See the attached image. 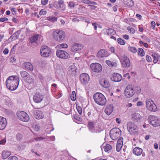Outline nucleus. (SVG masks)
<instances>
[{
	"mask_svg": "<svg viewBox=\"0 0 160 160\" xmlns=\"http://www.w3.org/2000/svg\"><path fill=\"white\" fill-rule=\"evenodd\" d=\"M19 82V79L17 76L9 77L6 82L8 88L11 90H14L18 88Z\"/></svg>",
	"mask_w": 160,
	"mask_h": 160,
	"instance_id": "f257e3e1",
	"label": "nucleus"
},
{
	"mask_svg": "<svg viewBox=\"0 0 160 160\" xmlns=\"http://www.w3.org/2000/svg\"><path fill=\"white\" fill-rule=\"evenodd\" d=\"M52 35L54 39L59 42H62L66 37V34L64 32L58 29L54 31Z\"/></svg>",
	"mask_w": 160,
	"mask_h": 160,
	"instance_id": "f03ea898",
	"label": "nucleus"
},
{
	"mask_svg": "<svg viewBox=\"0 0 160 160\" xmlns=\"http://www.w3.org/2000/svg\"><path fill=\"white\" fill-rule=\"evenodd\" d=\"M93 98L95 102L100 105L102 106L106 102L105 97L101 93H95L93 96Z\"/></svg>",
	"mask_w": 160,
	"mask_h": 160,
	"instance_id": "7ed1b4c3",
	"label": "nucleus"
},
{
	"mask_svg": "<svg viewBox=\"0 0 160 160\" xmlns=\"http://www.w3.org/2000/svg\"><path fill=\"white\" fill-rule=\"evenodd\" d=\"M149 123L153 127H158L160 126V119L157 116L149 115L148 118Z\"/></svg>",
	"mask_w": 160,
	"mask_h": 160,
	"instance_id": "20e7f679",
	"label": "nucleus"
},
{
	"mask_svg": "<svg viewBox=\"0 0 160 160\" xmlns=\"http://www.w3.org/2000/svg\"><path fill=\"white\" fill-rule=\"evenodd\" d=\"M127 128L131 134H137L138 128L137 125L131 122H129L127 124Z\"/></svg>",
	"mask_w": 160,
	"mask_h": 160,
	"instance_id": "39448f33",
	"label": "nucleus"
},
{
	"mask_svg": "<svg viewBox=\"0 0 160 160\" xmlns=\"http://www.w3.org/2000/svg\"><path fill=\"white\" fill-rule=\"evenodd\" d=\"M121 134V131L118 128H113L110 132V136L112 140H115L118 138Z\"/></svg>",
	"mask_w": 160,
	"mask_h": 160,
	"instance_id": "423d86ee",
	"label": "nucleus"
},
{
	"mask_svg": "<svg viewBox=\"0 0 160 160\" xmlns=\"http://www.w3.org/2000/svg\"><path fill=\"white\" fill-rule=\"evenodd\" d=\"M135 93L134 90V87L132 85H128L125 88L124 94L128 98H129L133 96Z\"/></svg>",
	"mask_w": 160,
	"mask_h": 160,
	"instance_id": "0eeeda50",
	"label": "nucleus"
},
{
	"mask_svg": "<svg viewBox=\"0 0 160 160\" xmlns=\"http://www.w3.org/2000/svg\"><path fill=\"white\" fill-rule=\"evenodd\" d=\"M17 115L18 118L22 121L27 122L29 120V116L24 111H18Z\"/></svg>",
	"mask_w": 160,
	"mask_h": 160,
	"instance_id": "6e6552de",
	"label": "nucleus"
},
{
	"mask_svg": "<svg viewBox=\"0 0 160 160\" xmlns=\"http://www.w3.org/2000/svg\"><path fill=\"white\" fill-rule=\"evenodd\" d=\"M40 53L42 56L45 57H47L51 54V51L47 46H44L41 48Z\"/></svg>",
	"mask_w": 160,
	"mask_h": 160,
	"instance_id": "1a4fd4ad",
	"label": "nucleus"
},
{
	"mask_svg": "<svg viewBox=\"0 0 160 160\" xmlns=\"http://www.w3.org/2000/svg\"><path fill=\"white\" fill-rule=\"evenodd\" d=\"M146 103L147 108L148 110L152 112H155L157 110L156 106L152 101L148 99L146 100Z\"/></svg>",
	"mask_w": 160,
	"mask_h": 160,
	"instance_id": "9d476101",
	"label": "nucleus"
},
{
	"mask_svg": "<svg viewBox=\"0 0 160 160\" xmlns=\"http://www.w3.org/2000/svg\"><path fill=\"white\" fill-rule=\"evenodd\" d=\"M56 55L58 57L61 58L67 59L69 57V55L68 52L60 49L57 51Z\"/></svg>",
	"mask_w": 160,
	"mask_h": 160,
	"instance_id": "9b49d317",
	"label": "nucleus"
},
{
	"mask_svg": "<svg viewBox=\"0 0 160 160\" xmlns=\"http://www.w3.org/2000/svg\"><path fill=\"white\" fill-rule=\"evenodd\" d=\"M90 67L91 69L93 71L97 73L101 72L102 70V67L101 65L98 63H92L90 65Z\"/></svg>",
	"mask_w": 160,
	"mask_h": 160,
	"instance_id": "f8f14e48",
	"label": "nucleus"
},
{
	"mask_svg": "<svg viewBox=\"0 0 160 160\" xmlns=\"http://www.w3.org/2000/svg\"><path fill=\"white\" fill-rule=\"evenodd\" d=\"M121 62L122 67L128 68L130 66V62L129 59L126 56H122Z\"/></svg>",
	"mask_w": 160,
	"mask_h": 160,
	"instance_id": "ddd939ff",
	"label": "nucleus"
},
{
	"mask_svg": "<svg viewBox=\"0 0 160 160\" xmlns=\"http://www.w3.org/2000/svg\"><path fill=\"white\" fill-rule=\"evenodd\" d=\"M80 80L83 84H86L89 81V76L87 73H82L80 76Z\"/></svg>",
	"mask_w": 160,
	"mask_h": 160,
	"instance_id": "4468645a",
	"label": "nucleus"
},
{
	"mask_svg": "<svg viewBox=\"0 0 160 160\" xmlns=\"http://www.w3.org/2000/svg\"><path fill=\"white\" fill-rule=\"evenodd\" d=\"M82 47L80 44L74 43L71 46V51L73 52L79 51L82 48Z\"/></svg>",
	"mask_w": 160,
	"mask_h": 160,
	"instance_id": "2eb2a0df",
	"label": "nucleus"
},
{
	"mask_svg": "<svg viewBox=\"0 0 160 160\" xmlns=\"http://www.w3.org/2000/svg\"><path fill=\"white\" fill-rule=\"evenodd\" d=\"M111 79L112 81L114 82H119L122 79V76L119 73H114L112 75Z\"/></svg>",
	"mask_w": 160,
	"mask_h": 160,
	"instance_id": "dca6fc26",
	"label": "nucleus"
},
{
	"mask_svg": "<svg viewBox=\"0 0 160 160\" xmlns=\"http://www.w3.org/2000/svg\"><path fill=\"white\" fill-rule=\"evenodd\" d=\"M109 55V54L107 51L105 49H102L100 50L97 54L98 57L103 58L107 57Z\"/></svg>",
	"mask_w": 160,
	"mask_h": 160,
	"instance_id": "f3484780",
	"label": "nucleus"
},
{
	"mask_svg": "<svg viewBox=\"0 0 160 160\" xmlns=\"http://www.w3.org/2000/svg\"><path fill=\"white\" fill-rule=\"evenodd\" d=\"M43 99V96L40 93H36L33 97L34 101L36 103L40 102L42 101Z\"/></svg>",
	"mask_w": 160,
	"mask_h": 160,
	"instance_id": "a211bd4d",
	"label": "nucleus"
},
{
	"mask_svg": "<svg viewBox=\"0 0 160 160\" xmlns=\"http://www.w3.org/2000/svg\"><path fill=\"white\" fill-rule=\"evenodd\" d=\"M7 124L6 119L5 118L0 117V130H3Z\"/></svg>",
	"mask_w": 160,
	"mask_h": 160,
	"instance_id": "6ab92c4d",
	"label": "nucleus"
},
{
	"mask_svg": "<svg viewBox=\"0 0 160 160\" xmlns=\"http://www.w3.org/2000/svg\"><path fill=\"white\" fill-rule=\"evenodd\" d=\"M113 110V107L112 104L107 105L105 108V112L108 115H110Z\"/></svg>",
	"mask_w": 160,
	"mask_h": 160,
	"instance_id": "aec40b11",
	"label": "nucleus"
},
{
	"mask_svg": "<svg viewBox=\"0 0 160 160\" xmlns=\"http://www.w3.org/2000/svg\"><path fill=\"white\" fill-rule=\"evenodd\" d=\"M99 83L102 86L105 88H108L110 86L108 81L106 79H102L100 81Z\"/></svg>",
	"mask_w": 160,
	"mask_h": 160,
	"instance_id": "412c9836",
	"label": "nucleus"
},
{
	"mask_svg": "<svg viewBox=\"0 0 160 160\" xmlns=\"http://www.w3.org/2000/svg\"><path fill=\"white\" fill-rule=\"evenodd\" d=\"M23 67L25 68V69L32 71L33 70V68L32 65L29 62H24L23 64Z\"/></svg>",
	"mask_w": 160,
	"mask_h": 160,
	"instance_id": "4be33fe9",
	"label": "nucleus"
},
{
	"mask_svg": "<svg viewBox=\"0 0 160 160\" xmlns=\"http://www.w3.org/2000/svg\"><path fill=\"white\" fill-rule=\"evenodd\" d=\"M142 152V149L138 147H136L133 150V153L136 156L140 155Z\"/></svg>",
	"mask_w": 160,
	"mask_h": 160,
	"instance_id": "5701e85b",
	"label": "nucleus"
},
{
	"mask_svg": "<svg viewBox=\"0 0 160 160\" xmlns=\"http://www.w3.org/2000/svg\"><path fill=\"white\" fill-rule=\"evenodd\" d=\"M141 118V116L139 114L135 112L132 115V120L135 122H137L139 121Z\"/></svg>",
	"mask_w": 160,
	"mask_h": 160,
	"instance_id": "b1692460",
	"label": "nucleus"
},
{
	"mask_svg": "<svg viewBox=\"0 0 160 160\" xmlns=\"http://www.w3.org/2000/svg\"><path fill=\"white\" fill-rule=\"evenodd\" d=\"M77 68L74 65H72L69 66L68 68V71L69 73L71 74L74 75L76 72Z\"/></svg>",
	"mask_w": 160,
	"mask_h": 160,
	"instance_id": "393cba45",
	"label": "nucleus"
},
{
	"mask_svg": "<svg viewBox=\"0 0 160 160\" xmlns=\"http://www.w3.org/2000/svg\"><path fill=\"white\" fill-rule=\"evenodd\" d=\"M34 79L33 78L32 76L29 74L24 81L25 82L29 83V84H33L34 82Z\"/></svg>",
	"mask_w": 160,
	"mask_h": 160,
	"instance_id": "a878e982",
	"label": "nucleus"
},
{
	"mask_svg": "<svg viewBox=\"0 0 160 160\" xmlns=\"http://www.w3.org/2000/svg\"><path fill=\"white\" fill-rule=\"evenodd\" d=\"M35 115L36 118L38 119H41L43 117V115L42 112L39 110H37L36 111Z\"/></svg>",
	"mask_w": 160,
	"mask_h": 160,
	"instance_id": "bb28decb",
	"label": "nucleus"
},
{
	"mask_svg": "<svg viewBox=\"0 0 160 160\" xmlns=\"http://www.w3.org/2000/svg\"><path fill=\"white\" fill-rule=\"evenodd\" d=\"M20 74L22 80L24 81L29 75L28 72L24 71H21Z\"/></svg>",
	"mask_w": 160,
	"mask_h": 160,
	"instance_id": "cd10ccee",
	"label": "nucleus"
},
{
	"mask_svg": "<svg viewBox=\"0 0 160 160\" xmlns=\"http://www.w3.org/2000/svg\"><path fill=\"white\" fill-rule=\"evenodd\" d=\"M152 56L153 59V62L154 63H156L158 60V58L159 57V55L158 53H152Z\"/></svg>",
	"mask_w": 160,
	"mask_h": 160,
	"instance_id": "c85d7f7f",
	"label": "nucleus"
},
{
	"mask_svg": "<svg viewBox=\"0 0 160 160\" xmlns=\"http://www.w3.org/2000/svg\"><path fill=\"white\" fill-rule=\"evenodd\" d=\"M88 128L90 132H94L95 128L94 127V123L93 122H90L89 123Z\"/></svg>",
	"mask_w": 160,
	"mask_h": 160,
	"instance_id": "c756f323",
	"label": "nucleus"
},
{
	"mask_svg": "<svg viewBox=\"0 0 160 160\" xmlns=\"http://www.w3.org/2000/svg\"><path fill=\"white\" fill-rule=\"evenodd\" d=\"M10 155V152L9 151H3L2 153V158L3 159H5Z\"/></svg>",
	"mask_w": 160,
	"mask_h": 160,
	"instance_id": "7c9ffc66",
	"label": "nucleus"
},
{
	"mask_svg": "<svg viewBox=\"0 0 160 160\" xmlns=\"http://www.w3.org/2000/svg\"><path fill=\"white\" fill-rule=\"evenodd\" d=\"M125 3L128 6L132 7L134 5V2L132 0H123Z\"/></svg>",
	"mask_w": 160,
	"mask_h": 160,
	"instance_id": "2f4dec72",
	"label": "nucleus"
},
{
	"mask_svg": "<svg viewBox=\"0 0 160 160\" xmlns=\"http://www.w3.org/2000/svg\"><path fill=\"white\" fill-rule=\"evenodd\" d=\"M106 32L107 33L108 35H113L115 33V31L112 29L109 28L108 29H106Z\"/></svg>",
	"mask_w": 160,
	"mask_h": 160,
	"instance_id": "473e14b6",
	"label": "nucleus"
},
{
	"mask_svg": "<svg viewBox=\"0 0 160 160\" xmlns=\"http://www.w3.org/2000/svg\"><path fill=\"white\" fill-rule=\"evenodd\" d=\"M104 148L105 152H109L111 151L112 147L109 144H107L104 147Z\"/></svg>",
	"mask_w": 160,
	"mask_h": 160,
	"instance_id": "72a5a7b5",
	"label": "nucleus"
},
{
	"mask_svg": "<svg viewBox=\"0 0 160 160\" xmlns=\"http://www.w3.org/2000/svg\"><path fill=\"white\" fill-rule=\"evenodd\" d=\"M38 38V35H36L33 36L30 38V42L31 43H36Z\"/></svg>",
	"mask_w": 160,
	"mask_h": 160,
	"instance_id": "f704fd0d",
	"label": "nucleus"
},
{
	"mask_svg": "<svg viewBox=\"0 0 160 160\" xmlns=\"http://www.w3.org/2000/svg\"><path fill=\"white\" fill-rule=\"evenodd\" d=\"M47 19L52 22H53L57 21V18L55 17H53L52 16H50L47 17Z\"/></svg>",
	"mask_w": 160,
	"mask_h": 160,
	"instance_id": "c9c22d12",
	"label": "nucleus"
},
{
	"mask_svg": "<svg viewBox=\"0 0 160 160\" xmlns=\"http://www.w3.org/2000/svg\"><path fill=\"white\" fill-rule=\"evenodd\" d=\"M68 6L71 9H72L75 6V3L72 1L69 2H68Z\"/></svg>",
	"mask_w": 160,
	"mask_h": 160,
	"instance_id": "e433bc0d",
	"label": "nucleus"
},
{
	"mask_svg": "<svg viewBox=\"0 0 160 160\" xmlns=\"http://www.w3.org/2000/svg\"><path fill=\"white\" fill-rule=\"evenodd\" d=\"M138 55L141 57L144 56L145 53L143 49L142 48H138Z\"/></svg>",
	"mask_w": 160,
	"mask_h": 160,
	"instance_id": "4c0bfd02",
	"label": "nucleus"
},
{
	"mask_svg": "<svg viewBox=\"0 0 160 160\" xmlns=\"http://www.w3.org/2000/svg\"><path fill=\"white\" fill-rule=\"evenodd\" d=\"M71 99L72 101H75L76 98V94L74 91H73L70 95Z\"/></svg>",
	"mask_w": 160,
	"mask_h": 160,
	"instance_id": "58836bf2",
	"label": "nucleus"
},
{
	"mask_svg": "<svg viewBox=\"0 0 160 160\" xmlns=\"http://www.w3.org/2000/svg\"><path fill=\"white\" fill-rule=\"evenodd\" d=\"M128 50L130 51L133 53L136 52L137 51L136 48L135 47H128Z\"/></svg>",
	"mask_w": 160,
	"mask_h": 160,
	"instance_id": "ea45409f",
	"label": "nucleus"
},
{
	"mask_svg": "<svg viewBox=\"0 0 160 160\" xmlns=\"http://www.w3.org/2000/svg\"><path fill=\"white\" fill-rule=\"evenodd\" d=\"M127 29L128 30L129 32L133 34L135 32V29L132 27H128L127 28Z\"/></svg>",
	"mask_w": 160,
	"mask_h": 160,
	"instance_id": "a19ab883",
	"label": "nucleus"
},
{
	"mask_svg": "<svg viewBox=\"0 0 160 160\" xmlns=\"http://www.w3.org/2000/svg\"><path fill=\"white\" fill-rule=\"evenodd\" d=\"M117 41L118 43L121 45H123L125 44L124 41L121 38H118Z\"/></svg>",
	"mask_w": 160,
	"mask_h": 160,
	"instance_id": "79ce46f5",
	"label": "nucleus"
},
{
	"mask_svg": "<svg viewBox=\"0 0 160 160\" xmlns=\"http://www.w3.org/2000/svg\"><path fill=\"white\" fill-rule=\"evenodd\" d=\"M57 47L60 48H67L68 47V45L65 43H62L58 45Z\"/></svg>",
	"mask_w": 160,
	"mask_h": 160,
	"instance_id": "37998d69",
	"label": "nucleus"
},
{
	"mask_svg": "<svg viewBox=\"0 0 160 160\" xmlns=\"http://www.w3.org/2000/svg\"><path fill=\"white\" fill-rule=\"evenodd\" d=\"M34 139L35 141H41L45 139V138L42 137H40L35 138Z\"/></svg>",
	"mask_w": 160,
	"mask_h": 160,
	"instance_id": "c03bdc74",
	"label": "nucleus"
},
{
	"mask_svg": "<svg viewBox=\"0 0 160 160\" xmlns=\"http://www.w3.org/2000/svg\"><path fill=\"white\" fill-rule=\"evenodd\" d=\"M134 92H136L137 93H138L140 92L141 89L140 88L138 87H136L134 88Z\"/></svg>",
	"mask_w": 160,
	"mask_h": 160,
	"instance_id": "a18cd8bd",
	"label": "nucleus"
},
{
	"mask_svg": "<svg viewBox=\"0 0 160 160\" xmlns=\"http://www.w3.org/2000/svg\"><path fill=\"white\" fill-rule=\"evenodd\" d=\"M86 2L85 3L87 4H91L93 5H97L96 2H92L88 0H86L85 1Z\"/></svg>",
	"mask_w": 160,
	"mask_h": 160,
	"instance_id": "49530a36",
	"label": "nucleus"
},
{
	"mask_svg": "<svg viewBox=\"0 0 160 160\" xmlns=\"http://www.w3.org/2000/svg\"><path fill=\"white\" fill-rule=\"evenodd\" d=\"M106 63L109 66L112 67L114 66L113 64L114 63H112V62H111L107 60L106 61Z\"/></svg>",
	"mask_w": 160,
	"mask_h": 160,
	"instance_id": "de8ad7c7",
	"label": "nucleus"
},
{
	"mask_svg": "<svg viewBox=\"0 0 160 160\" xmlns=\"http://www.w3.org/2000/svg\"><path fill=\"white\" fill-rule=\"evenodd\" d=\"M22 135L21 134H20V133H18V134H17L16 135V136L17 139L18 140H19V141H20L21 140V139L22 138Z\"/></svg>",
	"mask_w": 160,
	"mask_h": 160,
	"instance_id": "09e8293b",
	"label": "nucleus"
},
{
	"mask_svg": "<svg viewBox=\"0 0 160 160\" xmlns=\"http://www.w3.org/2000/svg\"><path fill=\"white\" fill-rule=\"evenodd\" d=\"M122 146V144H117L116 146V150L117 152H119L121 149V148Z\"/></svg>",
	"mask_w": 160,
	"mask_h": 160,
	"instance_id": "8fccbe9b",
	"label": "nucleus"
},
{
	"mask_svg": "<svg viewBox=\"0 0 160 160\" xmlns=\"http://www.w3.org/2000/svg\"><path fill=\"white\" fill-rule=\"evenodd\" d=\"M39 14L40 15H45L46 14V11L44 9H42L40 11Z\"/></svg>",
	"mask_w": 160,
	"mask_h": 160,
	"instance_id": "3c124183",
	"label": "nucleus"
},
{
	"mask_svg": "<svg viewBox=\"0 0 160 160\" xmlns=\"http://www.w3.org/2000/svg\"><path fill=\"white\" fill-rule=\"evenodd\" d=\"M77 109L78 113L80 114H81L82 112V108L79 106H78L77 107Z\"/></svg>",
	"mask_w": 160,
	"mask_h": 160,
	"instance_id": "603ef678",
	"label": "nucleus"
},
{
	"mask_svg": "<svg viewBox=\"0 0 160 160\" xmlns=\"http://www.w3.org/2000/svg\"><path fill=\"white\" fill-rule=\"evenodd\" d=\"M8 160H18V159L17 157L13 156L9 157L8 158Z\"/></svg>",
	"mask_w": 160,
	"mask_h": 160,
	"instance_id": "864d4df0",
	"label": "nucleus"
},
{
	"mask_svg": "<svg viewBox=\"0 0 160 160\" xmlns=\"http://www.w3.org/2000/svg\"><path fill=\"white\" fill-rule=\"evenodd\" d=\"M122 138H120L117 142V144H122Z\"/></svg>",
	"mask_w": 160,
	"mask_h": 160,
	"instance_id": "5fc2aeb1",
	"label": "nucleus"
},
{
	"mask_svg": "<svg viewBox=\"0 0 160 160\" xmlns=\"http://www.w3.org/2000/svg\"><path fill=\"white\" fill-rule=\"evenodd\" d=\"M101 131H102V129L100 128L98 129L95 128L94 130V131L93 133H99Z\"/></svg>",
	"mask_w": 160,
	"mask_h": 160,
	"instance_id": "6e6d98bb",
	"label": "nucleus"
},
{
	"mask_svg": "<svg viewBox=\"0 0 160 160\" xmlns=\"http://www.w3.org/2000/svg\"><path fill=\"white\" fill-rule=\"evenodd\" d=\"M146 60L148 62H150L152 61V58L151 57L148 55H146Z\"/></svg>",
	"mask_w": 160,
	"mask_h": 160,
	"instance_id": "4d7b16f0",
	"label": "nucleus"
},
{
	"mask_svg": "<svg viewBox=\"0 0 160 160\" xmlns=\"http://www.w3.org/2000/svg\"><path fill=\"white\" fill-rule=\"evenodd\" d=\"M48 0H42L41 3L43 5H45L48 2Z\"/></svg>",
	"mask_w": 160,
	"mask_h": 160,
	"instance_id": "13d9d810",
	"label": "nucleus"
},
{
	"mask_svg": "<svg viewBox=\"0 0 160 160\" xmlns=\"http://www.w3.org/2000/svg\"><path fill=\"white\" fill-rule=\"evenodd\" d=\"M151 27L153 29L154 28L155 26V22L154 21H152L151 23Z\"/></svg>",
	"mask_w": 160,
	"mask_h": 160,
	"instance_id": "bf43d9fd",
	"label": "nucleus"
},
{
	"mask_svg": "<svg viewBox=\"0 0 160 160\" xmlns=\"http://www.w3.org/2000/svg\"><path fill=\"white\" fill-rule=\"evenodd\" d=\"M8 18H3L0 19V21L2 22H4L5 21H8Z\"/></svg>",
	"mask_w": 160,
	"mask_h": 160,
	"instance_id": "052dcab7",
	"label": "nucleus"
},
{
	"mask_svg": "<svg viewBox=\"0 0 160 160\" xmlns=\"http://www.w3.org/2000/svg\"><path fill=\"white\" fill-rule=\"evenodd\" d=\"M6 142V140L5 138L0 141V144H4Z\"/></svg>",
	"mask_w": 160,
	"mask_h": 160,
	"instance_id": "680f3d73",
	"label": "nucleus"
},
{
	"mask_svg": "<svg viewBox=\"0 0 160 160\" xmlns=\"http://www.w3.org/2000/svg\"><path fill=\"white\" fill-rule=\"evenodd\" d=\"M9 52V50L7 48H6L4 49V50L3 51V53L5 55L7 54Z\"/></svg>",
	"mask_w": 160,
	"mask_h": 160,
	"instance_id": "e2e57ef3",
	"label": "nucleus"
},
{
	"mask_svg": "<svg viewBox=\"0 0 160 160\" xmlns=\"http://www.w3.org/2000/svg\"><path fill=\"white\" fill-rule=\"evenodd\" d=\"M40 129V127L38 125H36L35 126V130L36 131H38Z\"/></svg>",
	"mask_w": 160,
	"mask_h": 160,
	"instance_id": "0e129e2a",
	"label": "nucleus"
},
{
	"mask_svg": "<svg viewBox=\"0 0 160 160\" xmlns=\"http://www.w3.org/2000/svg\"><path fill=\"white\" fill-rule=\"evenodd\" d=\"M112 9L114 12H116L117 11V5H114L112 7Z\"/></svg>",
	"mask_w": 160,
	"mask_h": 160,
	"instance_id": "69168bd1",
	"label": "nucleus"
},
{
	"mask_svg": "<svg viewBox=\"0 0 160 160\" xmlns=\"http://www.w3.org/2000/svg\"><path fill=\"white\" fill-rule=\"evenodd\" d=\"M142 102L141 101L138 102H137V105L138 106H140L142 105Z\"/></svg>",
	"mask_w": 160,
	"mask_h": 160,
	"instance_id": "338daca9",
	"label": "nucleus"
},
{
	"mask_svg": "<svg viewBox=\"0 0 160 160\" xmlns=\"http://www.w3.org/2000/svg\"><path fill=\"white\" fill-rule=\"evenodd\" d=\"M116 121L117 122L118 124H120L121 123V120L119 118H117L116 119Z\"/></svg>",
	"mask_w": 160,
	"mask_h": 160,
	"instance_id": "774afa93",
	"label": "nucleus"
}]
</instances>
